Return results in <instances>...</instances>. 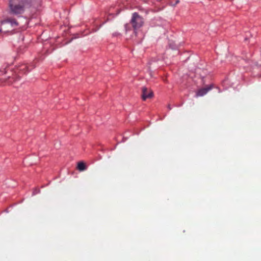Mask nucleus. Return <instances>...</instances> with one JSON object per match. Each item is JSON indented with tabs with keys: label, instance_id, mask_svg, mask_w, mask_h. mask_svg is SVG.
Wrapping results in <instances>:
<instances>
[{
	"label": "nucleus",
	"instance_id": "obj_1",
	"mask_svg": "<svg viewBox=\"0 0 261 261\" xmlns=\"http://www.w3.org/2000/svg\"><path fill=\"white\" fill-rule=\"evenodd\" d=\"M31 0H10L9 7L13 14H21L24 8L29 7Z\"/></svg>",
	"mask_w": 261,
	"mask_h": 261
},
{
	"label": "nucleus",
	"instance_id": "obj_2",
	"mask_svg": "<svg viewBox=\"0 0 261 261\" xmlns=\"http://www.w3.org/2000/svg\"><path fill=\"white\" fill-rule=\"evenodd\" d=\"M28 71H29V66L27 64H23L20 65L17 69L18 75L8 77V84H12V82L10 81V79H13L14 81L19 80L21 75L25 74Z\"/></svg>",
	"mask_w": 261,
	"mask_h": 261
},
{
	"label": "nucleus",
	"instance_id": "obj_3",
	"mask_svg": "<svg viewBox=\"0 0 261 261\" xmlns=\"http://www.w3.org/2000/svg\"><path fill=\"white\" fill-rule=\"evenodd\" d=\"M131 23L135 30L140 28L143 23L142 17H132Z\"/></svg>",
	"mask_w": 261,
	"mask_h": 261
},
{
	"label": "nucleus",
	"instance_id": "obj_4",
	"mask_svg": "<svg viewBox=\"0 0 261 261\" xmlns=\"http://www.w3.org/2000/svg\"><path fill=\"white\" fill-rule=\"evenodd\" d=\"M153 96V92L146 87H143L142 89V98L145 100L147 98H150Z\"/></svg>",
	"mask_w": 261,
	"mask_h": 261
},
{
	"label": "nucleus",
	"instance_id": "obj_5",
	"mask_svg": "<svg viewBox=\"0 0 261 261\" xmlns=\"http://www.w3.org/2000/svg\"><path fill=\"white\" fill-rule=\"evenodd\" d=\"M212 89V87L210 86L206 88H202L200 90H199L197 93L196 96H202L206 94L208 91H209Z\"/></svg>",
	"mask_w": 261,
	"mask_h": 261
},
{
	"label": "nucleus",
	"instance_id": "obj_6",
	"mask_svg": "<svg viewBox=\"0 0 261 261\" xmlns=\"http://www.w3.org/2000/svg\"><path fill=\"white\" fill-rule=\"evenodd\" d=\"M2 24L3 25L8 24H10L12 27L16 26L18 24L17 21L14 19H8L5 21H3Z\"/></svg>",
	"mask_w": 261,
	"mask_h": 261
},
{
	"label": "nucleus",
	"instance_id": "obj_7",
	"mask_svg": "<svg viewBox=\"0 0 261 261\" xmlns=\"http://www.w3.org/2000/svg\"><path fill=\"white\" fill-rule=\"evenodd\" d=\"M77 168L80 171H83L86 169V166L84 162H80L77 164Z\"/></svg>",
	"mask_w": 261,
	"mask_h": 261
},
{
	"label": "nucleus",
	"instance_id": "obj_8",
	"mask_svg": "<svg viewBox=\"0 0 261 261\" xmlns=\"http://www.w3.org/2000/svg\"><path fill=\"white\" fill-rule=\"evenodd\" d=\"M179 3V0H176L174 3H173L172 2H171L170 3V5L172 6H175L176 4H177Z\"/></svg>",
	"mask_w": 261,
	"mask_h": 261
},
{
	"label": "nucleus",
	"instance_id": "obj_9",
	"mask_svg": "<svg viewBox=\"0 0 261 261\" xmlns=\"http://www.w3.org/2000/svg\"><path fill=\"white\" fill-rule=\"evenodd\" d=\"M132 16H139L137 13L135 12L133 14Z\"/></svg>",
	"mask_w": 261,
	"mask_h": 261
},
{
	"label": "nucleus",
	"instance_id": "obj_10",
	"mask_svg": "<svg viewBox=\"0 0 261 261\" xmlns=\"http://www.w3.org/2000/svg\"><path fill=\"white\" fill-rule=\"evenodd\" d=\"M109 15H113L114 13L112 12H111L110 13Z\"/></svg>",
	"mask_w": 261,
	"mask_h": 261
},
{
	"label": "nucleus",
	"instance_id": "obj_11",
	"mask_svg": "<svg viewBox=\"0 0 261 261\" xmlns=\"http://www.w3.org/2000/svg\"><path fill=\"white\" fill-rule=\"evenodd\" d=\"M168 108H169L170 110H171V108L170 107V106H168Z\"/></svg>",
	"mask_w": 261,
	"mask_h": 261
}]
</instances>
